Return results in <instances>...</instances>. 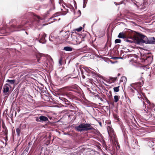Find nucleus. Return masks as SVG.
Instances as JSON below:
<instances>
[{"mask_svg": "<svg viewBox=\"0 0 155 155\" xmlns=\"http://www.w3.org/2000/svg\"><path fill=\"white\" fill-rule=\"evenodd\" d=\"M141 59L143 61L145 62L147 64H150L153 61L152 57L150 55L149 53L146 50H144L143 52H140Z\"/></svg>", "mask_w": 155, "mask_h": 155, "instance_id": "1", "label": "nucleus"}, {"mask_svg": "<svg viewBox=\"0 0 155 155\" xmlns=\"http://www.w3.org/2000/svg\"><path fill=\"white\" fill-rule=\"evenodd\" d=\"M118 37L119 38H124V40L130 43H132L136 42L137 40L136 37L133 34L126 38L123 32H120L119 34Z\"/></svg>", "mask_w": 155, "mask_h": 155, "instance_id": "2", "label": "nucleus"}, {"mask_svg": "<svg viewBox=\"0 0 155 155\" xmlns=\"http://www.w3.org/2000/svg\"><path fill=\"white\" fill-rule=\"evenodd\" d=\"M46 36V35L44 33L40 34L39 35L38 38L39 39V41L41 43H45L46 42V40L45 38Z\"/></svg>", "mask_w": 155, "mask_h": 155, "instance_id": "3", "label": "nucleus"}, {"mask_svg": "<svg viewBox=\"0 0 155 155\" xmlns=\"http://www.w3.org/2000/svg\"><path fill=\"white\" fill-rule=\"evenodd\" d=\"M68 34L69 32L68 31H62L61 32V35L63 37V40H65L68 37L69 35V34Z\"/></svg>", "mask_w": 155, "mask_h": 155, "instance_id": "4", "label": "nucleus"}, {"mask_svg": "<svg viewBox=\"0 0 155 155\" xmlns=\"http://www.w3.org/2000/svg\"><path fill=\"white\" fill-rule=\"evenodd\" d=\"M84 130H92L93 127L89 124H83Z\"/></svg>", "mask_w": 155, "mask_h": 155, "instance_id": "5", "label": "nucleus"}, {"mask_svg": "<svg viewBox=\"0 0 155 155\" xmlns=\"http://www.w3.org/2000/svg\"><path fill=\"white\" fill-rule=\"evenodd\" d=\"M141 42L143 43H148V39L145 36L141 35L140 36Z\"/></svg>", "mask_w": 155, "mask_h": 155, "instance_id": "6", "label": "nucleus"}, {"mask_svg": "<svg viewBox=\"0 0 155 155\" xmlns=\"http://www.w3.org/2000/svg\"><path fill=\"white\" fill-rule=\"evenodd\" d=\"M143 83L144 82L143 80L142 79H141L140 81L133 84H132V85L133 86H135L137 87H140L142 85H143Z\"/></svg>", "mask_w": 155, "mask_h": 155, "instance_id": "7", "label": "nucleus"}, {"mask_svg": "<svg viewBox=\"0 0 155 155\" xmlns=\"http://www.w3.org/2000/svg\"><path fill=\"white\" fill-rule=\"evenodd\" d=\"M76 129L78 131H81L84 130V127L83 124H82L79 125L78 126H77L75 127Z\"/></svg>", "mask_w": 155, "mask_h": 155, "instance_id": "8", "label": "nucleus"}, {"mask_svg": "<svg viewBox=\"0 0 155 155\" xmlns=\"http://www.w3.org/2000/svg\"><path fill=\"white\" fill-rule=\"evenodd\" d=\"M10 86L8 84H6L3 87V92L7 93L8 91L9 90V87Z\"/></svg>", "mask_w": 155, "mask_h": 155, "instance_id": "9", "label": "nucleus"}, {"mask_svg": "<svg viewBox=\"0 0 155 155\" xmlns=\"http://www.w3.org/2000/svg\"><path fill=\"white\" fill-rule=\"evenodd\" d=\"M40 121L41 122L44 121H48V118L45 116H41L39 117Z\"/></svg>", "mask_w": 155, "mask_h": 155, "instance_id": "10", "label": "nucleus"}, {"mask_svg": "<svg viewBox=\"0 0 155 155\" xmlns=\"http://www.w3.org/2000/svg\"><path fill=\"white\" fill-rule=\"evenodd\" d=\"M146 101L147 103V104H146L145 105V107L146 108L147 107V108L148 109H149L151 106L152 107H154L155 105L154 104H150L149 101L147 100H146Z\"/></svg>", "mask_w": 155, "mask_h": 155, "instance_id": "11", "label": "nucleus"}, {"mask_svg": "<svg viewBox=\"0 0 155 155\" xmlns=\"http://www.w3.org/2000/svg\"><path fill=\"white\" fill-rule=\"evenodd\" d=\"M148 43L155 44V38H154V37L150 38L148 39Z\"/></svg>", "mask_w": 155, "mask_h": 155, "instance_id": "12", "label": "nucleus"}, {"mask_svg": "<svg viewBox=\"0 0 155 155\" xmlns=\"http://www.w3.org/2000/svg\"><path fill=\"white\" fill-rule=\"evenodd\" d=\"M62 6L63 8H64V9L62 8H61V10L63 11L62 12V13H61V14L62 15H65L68 12V10L66 9L65 8L64 6V5H62Z\"/></svg>", "mask_w": 155, "mask_h": 155, "instance_id": "13", "label": "nucleus"}, {"mask_svg": "<svg viewBox=\"0 0 155 155\" xmlns=\"http://www.w3.org/2000/svg\"><path fill=\"white\" fill-rule=\"evenodd\" d=\"M63 50L67 51H71L72 50V48L71 47L66 46L64 48Z\"/></svg>", "mask_w": 155, "mask_h": 155, "instance_id": "14", "label": "nucleus"}, {"mask_svg": "<svg viewBox=\"0 0 155 155\" xmlns=\"http://www.w3.org/2000/svg\"><path fill=\"white\" fill-rule=\"evenodd\" d=\"M120 98V97L117 95H115L114 97V102L115 103L117 102Z\"/></svg>", "mask_w": 155, "mask_h": 155, "instance_id": "15", "label": "nucleus"}, {"mask_svg": "<svg viewBox=\"0 0 155 155\" xmlns=\"http://www.w3.org/2000/svg\"><path fill=\"white\" fill-rule=\"evenodd\" d=\"M6 82H8L12 84H14L15 82V80H7Z\"/></svg>", "mask_w": 155, "mask_h": 155, "instance_id": "16", "label": "nucleus"}, {"mask_svg": "<svg viewBox=\"0 0 155 155\" xmlns=\"http://www.w3.org/2000/svg\"><path fill=\"white\" fill-rule=\"evenodd\" d=\"M107 131L109 135H110V133L112 134L114 131L110 127H109V128L107 129Z\"/></svg>", "mask_w": 155, "mask_h": 155, "instance_id": "17", "label": "nucleus"}, {"mask_svg": "<svg viewBox=\"0 0 155 155\" xmlns=\"http://www.w3.org/2000/svg\"><path fill=\"white\" fill-rule=\"evenodd\" d=\"M121 80L124 83H126L127 81V78L125 77H123L121 78Z\"/></svg>", "mask_w": 155, "mask_h": 155, "instance_id": "18", "label": "nucleus"}, {"mask_svg": "<svg viewBox=\"0 0 155 155\" xmlns=\"http://www.w3.org/2000/svg\"><path fill=\"white\" fill-rule=\"evenodd\" d=\"M119 86L115 87L114 88V90L115 92H117L119 91Z\"/></svg>", "mask_w": 155, "mask_h": 155, "instance_id": "19", "label": "nucleus"}, {"mask_svg": "<svg viewBox=\"0 0 155 155\" xmlns=\"http://www.w3.org/2000/svg\"><path fill=\"white\" fill-rule=\"evenodd\" d=\"M121 40L120 39H117L115 41V42L116 44L120 43L121 42Z\"/></svg>", "mask_w": 155, "mask_h": 155, "instance_id": "20", "label": "nucleus"}, {"mask_svg": "<svg viewBox=\"0 0 155 155\" xmlns=\"http://www.w3.org/2000/svg\"><path fill=\"white\" fill-rule=\"evenodd\" d=\"M151 144V145H152V146L153 147V146H155V143H154L153 142V141H150V142H149V143H148V145L150 146V144Z\"/></svg>", "mask_w": 155, "mask_h": 155, "instance_id": "21", "label": "nucleus"}, {"mask_svg": "<svg viewBox=\"0 0 155 155\" xmlns=\"http://www.w3.org/2000/svg\"><path fill=\"white\" fill-rule=\"evenodd\" d=\"M34 15L35 16L34 18H35V20H37V19L38 20V21H39V20L40 19V18L39 16L36 15Z\"/></svg>", "mask_w": 155, "mask_h": 155, "instance_id": "22", "label": "nucleus"}, {"mask_svg": "<svg viewBox=\"0 0 155 155\" xmlns=\"http://www.w3.org/2000/svg\"><path fill=\"white\" fill-rule=\"evenodd\" d=\"M16 131L18 135H19L20 133V130L19 128L16 129Z\"/></svg>", "mask_w": 155, "mask_h": 155, "instance_id": "23", "label": "nucleus"}, {"mask_svg": "<svg viewBox=\"0 0 155 155\" xmlns=\"http://www.w3.org/2000/svg\"><path fill=\"white\" fill-rule=\"evenodd\" d=\"M82 29V28L81 27L79 28H78L76 29V30L78 32H79L81 31Z\"/></svg>", "mask_w": 155, "mask_h": 155, "instance_id": "24", "label": "nucleus"}, {"mask_svg": "<svg viewBox=\"0 0 155 155\" xmlns=\"http://www.w3.org/2000/svg\"><path fill=\"white\" fill-rule=\"evenodd\" d=\"M79 38L80 39V41H78L77 40H76V43L77 44H79L80 43H81L82 41V39L81 38Z\"/></svg>", "mask_w": 155, "mask_h": 155, "instance_id": "25", "label": "nucleus"}, {"mask_svg": "<svg viewBox=\"0 0 155 155\" xmlns=\"http://www.w3.org/2000/svg\"><path fill=\"white\" fill-rule=\"evenodd\" d=\"M143 69L147 71L148 69H150V68L148 66H145L143 68Z\"/></svg>", "mask_w": 155, "mask_h": 155, "instance_id": "26", "label": "nucleus"}, {"mask_svg": "<svg viewBox=\"0 0 155 155\" xmlns=\"http://www.w3.org/2000/svg\"><path fill=\"white\" fill-rule=\"evenodd\" d=\"M63 60V59L62 58H60V59H59V63L60 64V65H61V64H62V63H61V62H62V61Z\"/></svg>", "mask_w": 155, "mask_h": 155, "instance_id": "27", "label": "nucleus"}, {"mask_svg": "<svg viewBox=\"0 0 155 155\" xmlns=\"http://www.w3.org/2000/svg\"><path fill=\"white\" fill-rule=\"evenodd\" d=\"M76 78V77H72V78H71V77H66L64 78V79H66V80H68L70 78Z\"/></svg>", "mask_w": 155, "mask_h": 155, "instance_id": "28", "label": "nucleus"}, {"mask_svg": "<svg viewBox=\"0 0 155 155\" xmlns=\"http://www.w3.org/2000/svg\"><path fill=\"white\" fill-rule=\"evenodd\" d=\"M110 79L113 81H114L116 80V78H113L112 77H110Z\"/></svg>", "mask_w": 155, "mask_h": 155, "instance_id": "29", "label": "nucleus"}, {"mask_svg": "<svg viewBox=\"0 0 155 155\" xmlns=\"http://www.w3.org/2000/svg\"><path fill=\"white\" fill-rule=\"evenodd\" d=\"M36 121H38V122H40V119H39V117L38 118V117H36Z\"/></svg>", "mask_w": 155, "mask_h": 155, "instance_id": "30", "label": "nucleus"}, {"mask_svg": "<svg viewBox=\"0 0 155 155\" xmlns=\"http://www.w3.org/2000/svg\"><path fill=\"white\" fill-rule=\"evenodd\" d=\"M87 0H83V3H84L85 4H86L87 3Z\"/></svg>", "mask_w": 155, "mask_h": 155, "instance_id": "31", "label": "nucleus"}, {"mask_svg": "<svg viewBox=\"0 0 155 155\" xmlns=\"http://www.w3.org/2000/svg\"><path fill=\"white\" fill-rule=\"evenodd\" d=\"M86 6V4H85L84 3H83V8H85V7Z\"/></svg>", "mask_w": 155, "mask_h": 155, "instance_id": "32", "label": "nucleus"}, {"mask_svg": "<svg viewBox=\"0 0 155 155\" xmlns=\"http://www.w3.org/2000/svg\"><path fill=\"white\" fill-rule=\"evenodd\" d=\"M90 68H86V71H87L88 72H90V70L89 69ZM91 68H90V69Z\"/></svg>", "mask_w": 155, "mask_h": 155, "instance_id": "33", "label": "nucleus"}, {"mask_svg": "<svg viewBox=\"0 0 155 155\" xmlns=\"http://www.w3.org/2000/svg\"><path fill=\"white\" fill-rule=\"evenodd\" d=\"M62 0H59V4H61L62 3Z\"/></svg>", "mask_w": 155, "mask_h": 155, "instance_id": "34", "label": "nucleus"}, {"mask_svg": "<svg viewBox=\"0 0 155 155\" xmlns=\"http://www.w3.org/2000/svg\"><path fill=\"white\" fill-rule=\"evenodd\" d=\"M112 58L114 59H117L119 58L118 57H114V58Z\"/></svg>", "mask_w": 155, "mask_h": 155, "instance_id": "35", "label": "nucleus"}, {"mask_svg": "<svg viewBox=\"0 0 155 155\" xmlns=\"http://www.w3.org/2000/svg\"><path fill=\"white\" fill-rule=\"evenodd\" d=\"M21 26L20 25V26H19V27H18L19 28H21Z\"/></svg>", "mask_w": 155, "mask_h": 155, "instance_id": "36", "label": "nucleus"}, {"mask_svg": "<svg viewBox=\"0 0 155 155\" xmlns=\"http://www.w3.org/2000/svg\"><path fill=\"white\" fill-rule=\"evenodd\" d=\"M49 40H50V41H51V38H50V37L49 38Z\"/></svg>", "mask_w": 155, "mask_h": 155, "instance_id": "37", "label": "nucleus"}, {"mask_svg": "<svg viewBox=\"0 0 155 155\" xmlns=\"http://www.w3.org/2000/svg\"><path fill=\"white\" fill-rule=\"evenodd\" d=\"M22 30V29H20V30ZM20 30H18V31H20Z\"/></svg>", "mask_w": 155, "mask_h": 155, "instance_id": "38", "label": "nucleus"}, {"mask_svg": "<svg viewBox=\"0 0 155 155\" xmlns=\"http://www.w3.org/2000/svg\"><path fill=\"white\" fill-rule=\"evenodd\" d=\"M100 100H102V98H100Z\"/></svg>", "mask_w": 155, "mask_h": 155, "instance_id": "39", "label": "nucleus"}, {"mask_svg": "<svg viewBox=\"0 0 155 155\" xmlns=\"http://www.w3.org/2000/svg\"><path fill=\"white\" fill-rule=\"evenodd\" d=\"M150 112V111H147V112Z\"/></svg>", "mask_w": 155, "mask_h": 155, "instance_id": "40", "label": "nucleus"}]
</instances>
